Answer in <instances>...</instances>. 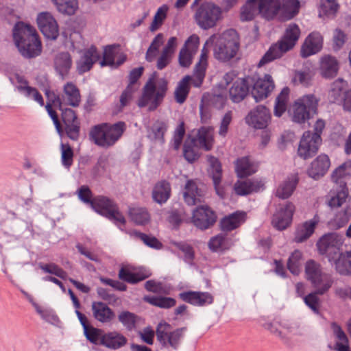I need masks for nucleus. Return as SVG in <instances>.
Returning <instances> with one entry per match:
<instances>
[{
	"mask_svg": "<svg viewBox=\"0 0 351 351\" xmlns=\"http://www.w3.org/2000/svg\"><path fill=\"white\" fill-rule=\"evenodd\" d=\"M13 38L20 53L25 58H34L42 51V44L36 29L23 22H18L13 29Z\"/></svg>",
	"mask_w": 351,
	"mask_h": 351,
	"instance_id": "f257e3e1",
	"label": "nucleus"
},
{
	"mask_svg": "<svg viewBox=\"0 0 351 351\" xmlns=\"http://www.w3.org/2000/svg\"><path fill=\"white\" fill-rule=\"evenodd\" d=\"M300 36V29L295 23H290L286 28L282 38L272 44L260 60L258 66H262L276 59L281 58L285 53L292 49Z\"/></svg>",
	"mask_w": 351,
	"mask_h": 351,
	"instance_id": "f03ea898",
	"label": "nucleus"
},
{
	"mask_svg": "<svg viewBox=\"0 0 351 351\" xmlns=\"http://www.w3.org/2000/svg\"><path fill=\"white\" fill-rule=\"evenodd\" d=\"M125 130L126 124L121 121L114 124L103 123L93 127L89 136L95 145L108 148L121 138Z\"/></svg>",
	"mask_w": 351,
	"mask_h": 351,
	"instance_id": "7ed1b4c3",
	"label": "nucleus"
},
{
	"mask_svg": "<svg viewBox=\"0 0 351 351\" xmlns=\"http://www.w3.org/2000/svg\"><path fill=\"white\" fill-rule=\"evenodd\" d=\"M167 89V82L164 78L157 82H155L154 77L149 78L143 88L142 95L138 99V106H148L149 111H154L162 104Z\"/></svg>",
	"mask_w": 351,
	"mask_h": 351,
	"instance_id": "20e7f679",
	"label": "nucleus"
},
{
	"mask_svg": "<svg viewBox=\"0 0 351 351\" xmlns=\"http://www.w3.org/2000/svg\"><path fill=\"white\" fill-rule=\"evenodd\" d=\"M240 47L239 36L234 29L222 33L214 46V56L221 62H228L237 53Z\"/></svg>",
	"mask_w": 351,
	"mask_h": 351,
	"instance_id": "39448f33",
	"label": "nucleus"
},
{
	"mask_svg": "<svg viewBox=\"0 0 351 351\" xmlns=\"http://www.w3.org/2000/svg\"><path fill=\"white\" fill-rule=\"evenodd\" d=\"M186 330V327L173 329L170 324L161 321L156 328V339L162 348L177 350L184 338Z\"/></svg>",
	"mask_w": 351,
	"mask_h": 351,
	"instance_id": "423d86ee",
	"label": "nucleus"
},
{
	"mask_svg": "<svg viewBox=\"0 0 351 351\" xmlns=\"http://www.w3.org/2000/svg\"><path fill=\"white\" fill-rule=\"evenodd\" d=\"M305 275L313 287H317V291L321 293H327L334 282L332 276L324 272L321 265L312 259L305 264Z\"/></svg>",
	"mask_w": 351,
	"mask_h": 351,
	"instance_id": "0eeeda50",
	"label": "nucleus"
},
{
	"mask_svg": "<svg viewBox=\"0 0 351 351\" xmlns=\"http://www.w3.org/2000/svg\"><path fill=\"white\" fill-rule=\"evenodd\" d=\"M91 208L98 214L112 221L120 229L125 223V219L119 211L118 206L112 199L106 196L98 195L95 197Z\"/></svg>",
	"mask_w": 351,
	"mask_h": 351,
	"instance_id": "6e6552de",
	"label": "nucleus"
},
{
	"mask_svg": "<svg viewBox=\"0 0 351 351\" xmlns=\"http://www.w3.org/2000/svg\"><path fill=\"white\" fill-rule=\"evenodd\" d=\"M347 176L346 165L345 163L339 166L332 173V180L335 183L330 191V198L328 205L331 208L341 206L348 196V189L344 180Z\"/></svg>",
	"mask_w": 351,
	"mask_h": 351,
	"instance_id": "1a4fd4ad",
	"label": "nucleus"
},
{
	"mask_svg": "<svg viewBox=\"0 0 351 351\" xmlns=\"http://www.w3.org/2000/svg\"><path fill=\"white\" fill-rule=\"evenodd\" d=\"M221 14L222 10L219 6L213 2H204L197 9L194 18L200 28L208 29L216 25Z\"/></svg>",
	"mask_w": 351,
	"mask_h": 351,
	"instance_id": "9d476101",
	"label": "nucleus"
},
{
	"mask_svg": "<svg viewBox=\"0 0 351 351\" xmlns=\"http://www.w3.org/2000/svg\"><path fill=\"white\" fill-rule=\"evenodd\" d=\"M319 99L313 94L305 95L298 98L292 107V120L298 123H304L310 119L311 112L316 113Z\"/></svg>",
	"mask_w": 351,
	"mask_h": 351,
	"instance_id": "9b49d317",
	"label": "nucleus"
},
{
	"mask_svg": "<svg viewBox=\"0 0 351 351\" xmlns=\"http://www.w3.org/2000/svg\"><path fill=\"white\" fill-rule=\"evenodd\" d=\"M249 86H252L251 95L256 102L262 101L271 93L275 84L269 74H265L263 77L247 76Z\"/></svg>",
	"mask_w": 351,
	"mask_h": 351,
	"instance_id": "f8f14e48",
	"label": "nucleus"
},
{
	"mask_svg": "<svg viewBox=\"0 0 351 351\" xmlns=\"http://www.w3.org/2000/svg\"><path fill=\"white\" fill-rule=\"evenodd\" d=\"M343 243L341 238L337 233H328L323 235L317 243L319 253L326 255L328 261L332 263L335 256L339 252V248Z\"/></svg>",
	"mask_w": 351,
	"mask_h": 351,
	"instance_id": "ddd939ff",
	"label": "nucleus"
},
{
	"mask_svg": "<svg viewBox=\"0 0 351 351\" xmlns=\"http://www.w3.org/2000/svg\"><path fill=\"white\" fill-rule=\"evenodd\" d=\"M321 143L320 136L315 135L313 137L311 131H306L300 141L298 155L304 160L311 158L317 153Z\"/></svg>",
	"mask_w": 351,
	"mask_h": 351,
	"instance_id": "4468645a",
	"label": "nucleus"
},
{
	"mask_svg": "<svg viewBox=\"0 0 351 351\" xmlns=\"http://www.w3.org/2000/svg\"><path fill=\"white\" fill-rule=\"evenodd\" d=\"M295 206L291 202L280 205L274 214L271 223L278 230H285L291 223Z\"/></svg>",
	"mask_w": 351,
	"mask_h": 351,
	"instance_id": "2eb2a0df",
	"label": "nucleus"
},
{
	"mask_svg": "<svg viewBox=\"0 0 351 351\" xmlns=\"http://www.w3.org/2000/svg\"><path fill=\"white\" fill-rule=\"evenodd\" d=\"M216 220L215 213L208 206H199L193 212L192 221L199 229H208L214 225Z\"/></svg>",
	"mask_w": 351,
	"mask_h": 351,
	"instance_id": "dca6fc26",
	"label": "nucleus"
},
{
	"mask_svg": "<svg viewBox=\"0 0 351 351\" xmlns=\"http://www.w3.org/2000/svg\"><path fill=\"white\" fill-rule=\"evenodd\" d=\"M270 119L269 109L265 106L259 105L248 113L245 117V121L249 125L256 129H264L268 125Z\"/></svg>",
	"mask_w": 351,
	"mask_h": 351,
	"instance_id": "f3484780",
	"label": "nucleus"
},
{
	"mask_svg": "<svg viewBox=\"0 0 351 351\" xmlns=\"http://www.w3.org/2000/svg\"><path fill=\"white\" fill-rule=\"evenodd\" d=\"M37 23L40 32L47 38L56 40L58 38L59 35L58 25L50 13H40L37 16Z\"/></svg>",
	"mask_w": 351,
	"mask_h": 351,
	"instance_id": "a211bd4d",
	"label": "nucleus"
},
{
	"mask_svg": "<svg viewBox=\"0 0 351 351\" xmlns=\"http://www.w3.org/2000/svg\"><path fill=\"white\" fill-rule=\"evenodd\" d=\"M208 162L209 163L208 171L212 178L215 192L221 199H224L226 197L225 189L221 184L222 178L221 164L218 158L213 156H208Z\"/></svg>",
	"mask_w": 351,
	"mask_h": 351,
	"instance_id": "6ab92c4d",
	"label": "nucleus"
},
{
	"mask_svg": "<svg viewBox=\"0 0 351 351\" xmlns=\"http://www.w3.org/2000/svg\"><path fill=\"white\" fill-rule=\"evenodd\" d=\"M100 55L96 47L92 45L84 51L80 60L76 63L77 71L82 75L88 72L93 65L99 59Z\"/></svg>",
	"mask_w": 351,
	"mask_h": 351,
	"instance_id": "aec40b11",
	"label": "nucleus"
},
{
	"mask_svg": "<svg viewBox=\"0 0 351 351\" xmlns=\"http://www.w3.org/2000/svg\"><path fill=\"white\" fill-rule=\"evenodd\" d=\"M323 38L318 32L311 33L305 39L301 48V56L307 58L318 53L322 49Z\"/></svg>",
	"mask_w": 351,
	"mask_h": 351,
	"instance_id": "412c9836",
	"label": "nucleus"
},
{
	"mask_svg": "<svg viewBox=\"0 0 351 351\" xmlns=\"http://www.w3.org/2000/svg\"><path fill=\"white\" fill-rule=\"evenodd\" d=\"M258 12L263 19L273 20L280 12L281 0H256Z\"/></svg>",
	"mask_w": 351,
	"mask_h": 351,
	"instance_id": "4be33fe9",
	"label": "nucleus"
},
{
	"mask_svg": "<svg viewBox=\"0 0 351 351\" xmlns=\"http://www.w3.org/2000/svg\"><path fill=\"white\" fill-rule=\"evenodd\" d=\"M330 165L329 157L326 154H322L311 162L307 173L311 178L317 180L326 173Z\"/></svg>",
	"mask_w": 351,
	"mask_h": 351,
	"instance_id": "5701e85b",
	"label": "nucleus"
},
{
	"mask_svg": "<svg viewBox=\"0 0 351 351\" xmlns=\"http://www.w3.org/2000/svg\"><path fill=\"white\" fill-rule=\"evenodd\" d=\"M250 91L247 77L236 80L229 89L230 99L234 103L243 101Z\"/></svg>",
	"mask_w": 351,
	"mask_h": 351,
	"instance_id": "b1692460",
	"label": "nucleus"
},
{
	"mask_svg": "<svg viewBox=\"0 0 351 351\" xmlns=\"http://www.w3.org/2000/svg\"><path fill=\"white\" fill-rule=\"evenodd\" d=\"M319 222V217L316 214L313 219L299 225L295 232L294 241L296 243H302L308 239L313 234Z\"/></svg>",
	"mask_w": 351,
	"mask_h": 351,
	"instance_id": "393cba45",
	"label": "nucleus"
},
{
	"mask_svg": "<svg viewBox=\"0 0 351 351\" xmlns=\"http://www.w3.org/2000/svg\"><path fill=\"white\" fill-rule=\"evenodd\" d=\"M54 69L62 80L68 77L72 67L73 61L69 52H60L54 58Z\"/></svg>",
	"mask_w": 351,
	"mask_h": 351,
	"instance_id": "a878e982",
	"label": "nucleus"
},
{
	"mask_svg": "<svg viewBox=\"0 0 351 351\" xmlns=\"http://www.w3.org/2000/svg\"><path fill=\"white\" fill-rule=\"evenodd\" d=\"M62 105L72 107L79 106L81 95L79 88L73 82H67L63 86V94L60 97Z\"/></svg>",
	"mask_w": 351,
	"mask_h": 351,
	"instance_id": "bb28decb",
	"label": "nucleus"
},
{
	"mask_svg": "<svg viewBox=\"0 0 351 351\" xmlns=\"http://www.w3.org/2000/svg\"><path fill=\"white\" fill-rule=\"evenodd\" d=\"M203 195V191L197 187L195 181L189 180L186 182L183 192V197L188 205L194 206L201 202V198Z\"/></svg>",
	"mask_w": 351,
	"mask_h": 351,
	"instance_id": "cd10ccee",
	"label": "nucleus"
},
{
	"mask_svg": "<svg viewBox=\"0 0 351 351\" xmlns=\"http://www.w3.org/2000/svg\"><path fill=\"white\" fill-rule=\"evenodd\" d=\"M45 95L52 104L58 106L59 110L62 111V119L64 123H71V122L79 121L73 110L64 107L60 95H55L50 91H46Z\"/></svg>",
	"mask_w": 351,
	"mask_h": 351,
	"instance_id": "c85d7f7f",
	"label": "nucleus"
},
{
	"mask_svg": "<svg viewBox=\"0 0 351 351\" xmlns=\"http://www.w3.org/2000/svg\"><path fill=\"white\" fill-rule=\"evenodd\" d=\"M127 338L122 334L114 331L104 334L101 336L99 345L112 350H117L127 343Z\"/></svg>",
	"mask_w": 351,
	"mask_h": 351,
	"instance_id": "c756f323",
	"label": "nucleus"
},
{
	"mask_svg": "<svg viewBox=\"0 0 351 351\" xmlns=\"http://www.w3.org/2000/svg\"><path fill=\"white\" fill-rule=\"evenodd\" d=\"M92 311L95 319L101 323H108L115 316L114 311L102 302H93Z\"/></svg>",
	"mask_w": 351,
	"mask_h": 351,
	"instance_id": "7c9ffc66",
	"label": "nucleus"
},
{
	"mask_svg": "<svg viewBox=\"0 0 351 351\" xmlns=\"http://www.w3.org/2000/svg\"><path fill=\"white\" fill-rule=\"evenodd\" d=\"M245 217L246 214L243 211H236L226 216L220 221L221 229L223 232L232 231L245 222Z\"/></svg>",
	"mask_w": 351,
	"mask_h": 351,
	"instance_id": "2f4dec72",
	"label": "nucleus"
},
{
	"mask_svg": "<svg viewBox=\"0 0 351 351\" xmlns=\"http://www.w3.org/2000/svg\"><path fill=\"white\" fill-rule=\"evenodd\" d=\"M339 70L338 61L330 55L322 58L320 61V72L324 78H332L337 75Z\"/></svg>",
	"mask_w": 351,
	"mask_h": 351,
	"instance_id": "473e14b6",
	"label": "nucleus"
},
{
	"mask_svg": "<svg viewBox=\"0 0 351 351\" xmlns=\"http://www.w3.org/2000/svg\"><path fill=\"white\" fill-rule=\"evenodd\" d=\"M193 141L199 147L206 151L210 150L214 143L213 130L207 127L200 128Z\"/></svg>",
	"mask_w": 351,
	"mask_h": 351,
	"instance_id": "72a5a7b5",
	"label": "nucleus"
},
{
	"mask_svg": "<svg viewBox=\"0 0 351 351\" xmlns=\"http://www.w3.org/2000/svg\"><path fill=\"white\" fill-rule=\"evenodd\" d=\"M258 166L248 156L238 158L236 161L235 171L241 178L252 175L256 172Z\"/></svg>",
	"mask_w": 351,
	"mask_h": 351,
	"instance_id": "f704fd0d",
	"label": "nucleus"
},
{
	"mask_svg": "<svg viewBox=\"0 0 351 351\" xmlns=\"http://www.w3.org/2000/svg\"><path fill=\"white\" fill-rule=\"evenodd\" d=\"M263 184L258 180H246L244 181H237L234 185L235 193L238 195H247L253 192H258Z\"/></svg>",
	"mask_w": 351,
	"mask_h": 351,
	"instance_id": "c9c22d12",
	"label": "nucleus"
},
{
	"mask_svg": "<svg viewBox=\"0 0 351 351\" xmlns=\"http://www.w3.org/2000/svg\"><path fill=\"white\" fill-rule=\"evenodd\" d=\"M171 185L166 180L156 183L153 189L152 196L154 202L159 204L165 203L171 195Z\"/></svg>",
	"mask_w": 351,
	"mask_h": 351,
	"instance_id": "e433bc0d",
	"label": "nucleus"
},
{
	"mask_svg": "<svg viewBox=\"0 0 351 351\" xmlns=\"http://www.w3.org/2000/svg\"><path fill=\"white\" fill-rule=\"evenodd\" d=\"M334 262L336 271L341 275L351 274V251L339 253L335 256Z\"/></svg>",
	"mask_w": 351,
	"mask_h": 351,
	"instance_id": "4c0bfd02",
	"label": "nucleus"
},
{
	"mask_svg": "<svg viewBox=\"0 0 351 351\" xmlns=\"http://www.w3.org/2000/svg\"><path fill=\"white\" fill-rule=\"evenodd\" d=\"M168 129V124L162 120H156L147 130V138L151 141L165 142L164 136Z\"/></svg>",
	"mask_w": 351,
	"mask_h": 351,
	"instance_id": "58836bf2",
	"label": "nucleus"
},
{
	"mask_svg": "<svg viewBox=\"0 0 351 351\" xmlns=\"http://www.w3.org/2000/svg\"><path fill=\"white\" fill-rule=\"evenodd\" d=\"M348 83L342 78H339L334 81L331 85L328 93L330 101L332 103L341 104L344 93L346 90Z\"/></svg>",
	"mask_w": 351,
	"mask_h": 351,
	"instance_id": "ea45409f",
	"label": "nucleus"
},
{
	"mask_svg": "<svg viewBox=\"0 0 351 351\" xmlns=\"http://www.w3.org/2000/svg\"><path fill=\"white\" fill-rule=\"evenodd\" d=\"M151 273L147 270H140L136 272L130 271L122 267L119 271V278L130 284L134 285L149 278Z\"/></svg>",
	"mask_w": 351,
	"mask_h": 351,
	"instance_id": "a19ab883",
	"label": "nucleus"
},
{
	"mask_svg": "<svg viewBox=\"0 0 351 351\" xmlns=\"http://www.w3.org/2000/svg\"><path fill=\"white\" fill-rule=\"evenodd\" d=\"M300 7L298 0H282L280 10L282 19L289 21L294 18L299 13Z\"/></svg>",
	"mask_w": 351,
	"mask_h": 351,
	"instance_id": "79ce46f5",
	"label": "nucleus"
},
{
	"mask_svg": "<svg viewBox=\"0 0 351 351\" xmlns=\"http://www.w3.org/2000/svg\"><path fill=\"white\" fill-rule=\"evenodd\" d=\"M207 54L202 50L199 62L195 64L194 69L195 79L193 80V85L195 87H199L204 79L207 67Z\"/></svg>",
	"mask_w": 351,
	"mask_h": 351,
	"instance_id": "37998d69",
	"label": "nucleus"
},
{
	"mask_svg": "<svg viewBox=\"0 0 351 351\" xmlns=\"http://www.w3.org/2000/svg\"><path fill=\"white\" fill-rule=\"evenodd\" d=\"M331 328L335 337L340 341L335 345V350L337 351H351L349 347V340L341 327L337 322L331 323Z\"/></svg>",
	"mask_w": 351,
	"mask_h": 351,
	"instance_id": "c03bdc74",
	"label": "nucleus"
},
{
	"mask_svg": "<svg viewBox=\"0 0 351 351\" xmlns=\"http://www.w3.org/2000/svg\"><path fill=\"white\" fill-rule=\"evenodd\" d=\"M191 80V76L186 75L178 82L174 92L177 103L182 104L186 101L190 91L189 83Z\"/></svg>",
	"mask_w": 351,
	"mask_h": 351,
	"instance_id": "a18cd8bd",
	"label": "nucleus"
},
{
	"mask_svg": "<svg viewBox=\"0 0 351 351\" xmlns=\"http://www.w3.org/2000/svg\"><path fill=\"white\" fill-rule=\"evenodd\" d=\"M232 245L231 239L223 234L212 237L208 242V247L212 252H220L228 250Z\"/></svg>",
	"mask_w": 351,
	"mask_h": 351,
	"instance_id": "49530a36",
	"label": "nucleus"
},
{
	"mask_svg": "<svg viewBox=\"0 0 351 351\" xmlns=\"http://www.w3.org/2000/svg\"><path fill=\"white\" fill-rule=\"evenodd\" d=\"M297 184L296 178H288L278 186L276 191V196L283 199L289 198L292 195Z\"/></svg>",
	"mask_w": 351,
	"mask_h": 351,
	"instance_id": "de8ad7c7",
	"label": "nucleus"
},
{
	"mask_svg": "<svg viewBox=\"0 0 351 351\" xmlns=\"http://www.w3.org/2000/svg\"><path fill=\"white\" fill-rule=\"evenodd\" d=\"M118 319L128 331H133L136 328L140 317L134 313L123 311L119 314Z\"/></svg>",
	"mask_w": 351,
	"mask_h": 351,
	"instance_id": "09e8293b",
	"label": "nucleus"
},
{
	"mask_svg": "<svg viewBox=\"0 0 351 351\" xmlns=\"http://www.w3.org/2000/svg\"><path fill=\"white\" fill-rule=\"evenodd\" d=\"M143 300L147 303L161 308H170L176 304V300L170 297L146 295Z\"/></svg>",
	"mask_w": 351,
	"mask_h": 351,
	"instance_id": "8fccbe9b",
	"label": "nucleus"
},
{
	"mask_svg": "<svg viewBox=\"0 0 351 351\" xmlns=\"http://www.w3.org/2000/svg\"><path fill=\"white\" fill-rule=\"evenodd\" d=\"M315 291L308 293L303 297L304 304L316 315H320L319 310V298L318 295H322L324 293H321L317 291V287H313Z\"/></svg>",
	"mask_w": 351,
	"mask_h": 351,
	"instance_id": "3c124183",
	"label": "nucleus"
},
{
	"mask_svg": "<svg viewBox=\"0 0 351 351\" xmlns=\"http://www.w3.org/2000/svg\"><path fill=\"white\" fill-rule=\"evenodd\" d=\"M302 253L298 250H294L289 256L287 261V268L293 275H298L302 265Z\"/></svg>",
	"mask_w": 351,
	"mask_h": 351,
	"instance_id": "603ef678",
	"label": "nucleus"
},
{
	"mask_svg": "<svg viewBox=\"0 0 351 351\" xmlns=\"http://www.w3.org/2000/svg\"><path fill=\"white\" fill-rule=\"evenodd\" d=\"M129 215L132 221L138 225H145L150 219L149 213L143 208H130Z\"/></svg>",
	"mask_w": 351,
	"mask_h": 351,
	"instance_id": "864d4df0",
	"label": "nucleus"
},
{
	"mask_svg": "<svg viewBox=\"0 0 351 351\" xmlns=\"http://www.w3.org/2000/svg\"><path fill=\"white\" fill-rule=\"evenodd\" d=\"M289 89L287 87L284 88L276 99L274 106L275 116L280 117L287 109V100L289 96Z\"/></svg>",
	"mask_w": 351,
	"mask_h": 351,
	"instance_id": "5fc2aeb1",
	"label": "nucleus"
},
{
	"mask_svg": "<svg viewBox=\"0 0 351 351\" xmlns=\"http://www.w3.org/2000/svg\"><path fill=\"white\" fill-rule=\"evenodd\" d=\"M119 45H108L104 48L103 53V59L100 62L101 66L115 65V56L117 54Z\"/></svg>",
	"mask_w": 351,
	"mask_h": 351,
	"instance_id": "6e6d98bb",
	"label": "nucleus"
},
{
	"mask_svg": "<svg viewBox=\"0 0 351 351\" xmlns=\"http://www.w3.org/2000/svg\"><path fill=\"white\" fill-rule=\"evenodd\" d=\"M258 10L256 0H248L241 8V20L242 21H248L252 20Z\"/></svg>",
	"mask_w": 351,
	"mask_h": 351,
	"instance_id": "4d7b16f0",
	"label": "nucleus"
},
{
	"mask_svg": "<svg viewBox=\"0 0 351 351\" xmlns=\"http://www.w3.org/2000/svg\"><path fill=\"white\" fill-rule=\"evenodd\" d=\"M18 92L25 98L36 101L40 106H44L43 97L35 87L30 86L20 87Z\"/></svg>",
	"mask_w": 351,
	"mask_h": 351,
	"instance_id": "13d9d810",
	"label": "nucleus"
},
{
	"mask_svg": "<svg viewBox=\"0 0 351 351\" xmlns=\"http://www.w3.org/2000/svg\"><path fill=\"white\" fill-rule=\"evenodd\" d=\"M55 5L60 12L67 15L74 14L78 8L77 0H58Z\"/></svg>",
	"mask_w": 351,
	"mask_h": 351,
	"instance_id": "bf43d9fd",
	"label": "nucleus"
},
{
	"mask_svg": "<svg viewBox=\"0 0 351 351\" xmlns=\"http://www.w3.org/2000/svg\"><path fill=\"white\" fill-rule=\"evenodd\" d=\"M62 165L66 169H69L73 162V151L69 143H62L60 145Z\"/></svg>",
	"mask_w": 351,
	"mask_h": 351,
	"instance_id": "052dcab7",
	"label": "nucleus"
},
{
	"mask_svg": "<svg viewBox=\"0 0 351 351\" xmlns=\"http://www.w3.org/2000/svg\"><path fill=\"white\" fill-rule=\"evenodd\" d=\"M173 245L184 253V261L186 263L192 265L195 258V252L193 247L191 245L182 241L173 242Z\"/></svg>",
	"mask_w": 351,
	"mask_h": 351,
	"instance_id": "680f3d73",
	"label": "nucleus"
},
{
	"mask_svg": "<svg viewBox=\"0 0 351 351\" xmlns=\"http://www.w3.org/2000/svg\"><path fill=\"white\" fill-rule=\"evenodd\" d=\"M134 234L136 238L142 241L147 246L151 248L159 250L162 247V244L154 236L140 232H134Z\"/></svg>",
	"mask_w": 351,
	"mask_h": 351,
	"instance_id": "e2e57ef3",
	"label": "nucleus"
},
{
	"mask_svg": "<svg viewBox=\"0 0 351 351\" xmlns=\"http://www.w3.org/2000/svg\"><path fill=\"white\" fill-rule=\"evenodd\" d=\"M167 11L168 6L167 5H162L158 9L154 17V20L149 27L151 32H155L158 29L159 26L162 25L163 21L167 16Z\"/></svg>",
	"mask_w": 351,
	"mask_h": 351,
	"instance_id": "0e129e2a",
	"label": "nucleus"
},
{
	"mask_svg": "<svg viewBox=\"0 0 351 351\" xmlns=\"http://www.w3.org/2000/svg\"><path fill=\"white\" fill-rule=\"evenodd\" d=\"M339 4L337 0H321L320 13L326 16H334L337 12Z\"/></svg>",
	"mask_w": 351,
	"mask_h": 351,
	"instance_id": "69168bd1",
	"label": "nucleus"
},
{
	"mask_svg": "<svg viewBox=\"0 0 351 351\" xmlns=\"http://www.w3.org/2000/svg\"><path fill=\"white\" fill-rule=\"evenodd\" d=\"M84 334L87 340L95 345L99 344L101 336L104 335L102 334V330L101 329L95 328L92 326L85 328L84 330Z\"/></svg>",
	"mask_w": 351,
	"mask_h": 351,
	"instance_id": "338daca9",
	"label": "nucleus"
},
{
	"mask_svg": "<svg viewBox=\"0 0 351 351\" xmlns=\"http://www.w3.org/2000/svg\"><path fill=\"white\" fill-rule=\"evenodd\" d=\"M347 40V35L341 29L336 28L333 32L332 36V49L337 51L340 50L345 45Z\"/></svg>",
	"mask_w": 351,
	"mask_h": 351,
	"instance_id": "774afa93",
	"label": "nucleus"
}]
</instances>
